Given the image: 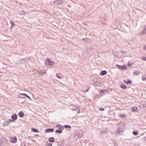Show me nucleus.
Listing matches in <instances>:
<instances>
[{
	"label": "nucleus",
	"instance_id": "2",
	"mask_svg": "<svg viewBox=\"0 0 146 146\" xmlns=\"http://www.w3.org/2000/svg\"><path fill=\"white\" fill-rule=\"evenodd\" d=\"M116 67L119 69L123 70H126L127 69V67L125 64H123V65H119L116 64Z\"/></svg>",
	"mask_w": 146,
	"mask_h": 146
},
{
	"label": "nucleus",
	"instance_id": "17",
	"mask_svg": "<svg viewBox=\"0 0 146 146\" xmlns=\"http://www.w3.org/2000/svg\"><path fill=\"white\" fill-rule=\"evenodd\" d=\"M38 73L40 75H43L44 74H46V72L44 70H40L38 71Z\"/></svg>",
	"mask_w": 146,
	"mask_h": 146
},
{
	"label": "nucleus",
	"instance_id": "46",
	"mask_svg": "<svg viewBox=\"0 0 146 146\" xmlns=\"http://www.w3.org/2000/svg\"><path fill=\"white\" fill-rule=\"evenodd\" d=\"M9 121V120H7L6 122H7L9 124V123H10V121Z\"/></svg>",
	"mask_w": 146,
	"mask_h": 146
},
{
	"label": "nucleus",
	"instance_id": "8",
	"mask_svg": "<svg viewBox=\"0 0 146 146\" xmlns=\"http://www.w3.org/2000/svg\"><path fill=\"white\" fill-rule=\"evenodd\" d=\"M60 127H61L62 128L60 129V127H59V129H57L55 131L56 133H61L62 132V130L64 129L63 128V127L60 126Z\"/></svg>",
	"mask_w": 146,
	"mask_h": 146
},
{
	"label": "nucleus",
	"instance_id": "39",
	"mask_svg": "<svg viewBox=\"0 0 146 146\" xmlns=\"http://www.w3.org/2000/svg\"><path fill=\"white\" fill-rule=\"evenodd\" d=\"M56 76L59 78H61V77L60 76L58 75V74H56Z\"/></svg>",
	"mask_w": 146,
	"mask_h": 146
},
{
	"label": "nucleus",
	"instance_id": "21",
	"mask_svg": "<svg viewBox=\"0 0 146 146\" xmlns=\"http://www.w3.org/2000/svg\"><path fill=\"white\" fill-rule=\"evenodd\" d=\"M106 131V129H102L100 131V133H105Z\"/></svg>",
	"mask_w": 146,
	"mask_h": 146
},
{
	"label": "nucleus",
	"instance_id": "44",
	"mask_svg": "<svg viewBox=\"0 0 146 146\" xmlns=\"http://www.w3.org/2000/svg\"><path fill=\"white\" fill-rule=\"evenodd\" d=\"M143 28L145 30H146V24L144 26Z\"/></svg>",
	"mask_w": 146,
	"mask_h": 146
},
{
	"label": "nucleus",
	"instance_id": "1",
	"mask_svg": "<svg viewBox=\"0 0 146 146\" xmlns=\"http://www.w3.org/2000/svg\"><path fill=\"white\" fill-rule=\"evenodd\" d=\"M125 129V126L123 123H121L119 124L118 128H117L115 131L116 133H120L121 132H123Z\"/></svg>",
	"mask_w": 146,
	"mask_h": 146
},
{
	"label": "nucleus",
	"instance_id": "11",
	"mask_svg": "<svg viewBox=\"0 0 146 146\" xmlns=\"http://www.w3.org/2000/svg\"><path fill=\"white\" fill-rule=\"evenodd\" d=\"M17 141V139L16 137L14 136L13 138L10 140L11 142L13 143H15Z\"/></svg>",
	"mask_w": 146,
	"mask_h": 146
},
{
	"label": "nucleus",
	"instance_id": "36",
	"mask_svg": "<svg viewBox=\"0 0 146 146\" xmlns=\"http://www.w3.org/2000/svg\"><path fill=\"white\" fill-rule=\"evenodd\" d=\"M79 135L78 133H76L74 134V136H77L78 137Z\"/></svg>",
	"mask_w": 146,
	"mask_h": 146
},
{
	"label": "nucleus",
	"instance_id": "34",
	"mask_svg": "<svg viewBox=\"0 0 146 146\" xmlns=\"http://www.w3.org/2000/svg\"><path fill=\"white\" fill-rule=\"evenodd\" d=\"M93 82L95 83L97 82V79L95 78H94L93 80Z\"/></svg>",
	"mask_w": 146,
	"mask_h": 146
},
{
	"label": "nucleus",
	"instance_id": "27",
	"mask_svg": "<svg viewBox=\"0 0 146 146\" xmlns=\"http://www.w3.org/2000/svg\"><path fill=\"white\" fill-rule=\"evenodd\" d=\"M142 79L143 80H145L146 81V75L142 76Z\"/></svg>",
	"mask_w": 146,
	"mask_h": 146
},
{
	"label": "nucleus",
	"instance_id": "19",
	"mask_svg": "<svg viewBox=\"0 0 146 146\" xmlns=\"http://www.w3.org/2000/svg\"><path fill=\"white\" fill-rule=\"evenodd\" d=\"M68 12V11L66 9L64 10V19H68V15L67 14V13Z\"/></svg>",
	"mask_w": 146,
	"mask_h": 146
},
{
	"label": "nucleus",
	"instance_id": "30",
	"mask_svg": "<svg viewBox=\"0 0 146 146\" xmlns=\"http://www.w3.org/2000/svg\"><path fill=\"white\" fill-rule=\"evenodd\" d=\"M104 95V94H101V93H100V92H99V94L98 95V97L99 98L101 97L102 96Z\"/></svg>",
	"mask_w": 146,
	"mask_h": 146
},
{
	"label": "nucleus",
	"instance_id": "26",
	"mask_svg": "<svg viewBox=\"0 0 146 146\" xmlns=\"http://www.w3.org/2000/svg\"><path fill=\"white\" fill-rule=\"evenodd\" d=\"M107 90H106L102 89L99 92H100V93H101V94H103Z\"/></svg>",
	"mask_w": 146,
	"mask_h": 146
},
{
	"label": "nucleus",
	"instance_id": "12",
	"mask_svg": "<svg viewBox=\"0 0 146 146\" xmlns=\"http://www.w3.org/2000/svg\"><path fill=\"white\" fill-rule=\"evenodd\" d=\"M137 108L136 107H133L131 108V111L133 112H136L137 111Z\"/></svg>",
	"mask_w": 146,
	"mask_h": 146
},
{
	"label": "nucleus",
	"instance_id": "10",
	"mask_svg": "<svg viewBox=\"0 0 146 146\" xmlns=\"http://www.w3.org/2000/svg\"><path fill=\"white\" fill-rule=\"evenodd\" d=\"M54 131V129L53 128H48L45 130V132L47 133L52 132Z\"/></svg>",
	"mask_w": 146,
	"mask_h": 146
},
{
	"label": "nucleus",
	"instance_id": "42",
	"mask_svg": "<svg viewBox=\"0 0 146 146\" xmlns=\"http://www.w3.org/2000/svg\"><path fill=\"white\" fill-rule=\"evenodd\" d=\"M143 49L144 50H146V45L143 46Z\"/></svg>",
	"mask_w": 146,
	"mask_h": 146
},
{
	"label": "nucleus",
	"instance_id": "5",
	"mask_svg": "<svg viewBox=\"0 0 146 146\" xmlns=\"http://www.w3.org/2000/svg\"><path fill=\"white\" fill-rule=\"evenodd\" d=\"M71 127L70 125H64V129H66L67 130H65L64 131H67V130L69 131H70V129Z\"/></svg>",
	"mask_w": 146,
	"mask_h": 146
},
{
	"label": "nucleus",
	"instance_id": "43",
	"mask_svg": "<svg viewBox=\"0 0 146 146\" xmlns=\"http://www.w3.org/2000/svg\"><path fill=\"white\" fill-rule=\"evenodd\" d=\"M9 121H10V122H13L14 121V120H13V119H9Z\"/></svg>",
	"mask_w": 146,
	"mask_h": 146
},
{
	"label": "nucleus",
	"instance_id": "48",
	"mask_svg": "<svg viewBox=\"0 0 146 146\" xmlns=\"http://www.w3.org/2000/svg\"><path fill=\"white\" fill-rule=\"evenodd\" d=\"M58 1V0H56V1H53V2H54V3L55 2H56V1Z\"/></svg>",
	"mask_w": 146,
	"mask_h": 146
},
{
	"label": "nucleus",
	"instance_id": "50",
	"mask_svg": "<svg viewBox=\"0 0 146 146\" xmlns=\"http://www.w3.org/2000/svg\"><path fill=\"white\" fill-rule=\"evenodd\" d=\"M23 146H26V145H25Z\"/></svg>",
	"mask_w": 146,
	"mask_h": 146
},
{
	"label": "nucleus",
	"instance_id": "33",
	"mask_svg": "<svg viewBox=\"0 0 146 146\" xmlns=\"http://www.w3.org/2000/svg\"><path fill=\"white\" fill-rule=\"evenodd\" d=\"M142 59L146 61V56H143L142 57Z\"/></svg>",
	"mask_w": 146,
	"mask_h": 146
},
{
	"label": "nucleus",
	"instance_id": "6",
	"mask_svg": "<svg viewBox=\"0 0 146 146\" xmlns=\"http://www.w3.org/2000/svg\"><path fill=\"white\" fill-rule=\"evenodd\" d=\"M123 82L127 85L131 84L132 83V81L129 79H127L126 80H124Z\"/></svg>",
	"mask_w": 146,
	"mask_h": 146
},
{
	"label": "nucleus",
	"instance_id": "41",
	"mask_svg": "<svg viewBox=\"0 0 146 146\" xmlns=\"http://www.w3.org/2000/svg\"><path fill=\"white\" fill-rule=\"evenodd\" d=\"M113 143H114V145L115 146H116L117 145V142H116L115 141H113Z\"/></svg>",
	"mask_w": 146,
	"mask_h": 146
},
{
	"label": "nucleus",
	"instance_id": "25",
	"mask_svg": "<svg viewBox=\"0 0 146 146\" xmlns=\"http://www.w3.org/2000/svg\"><path fill=\"white\" fill-rule=\"evenodd\" d=\"M31 130L32 131L34 132H38V130L37 129H35V128H32Z\"/></svg>",
	"mask_w": 146,
	"mask_h": 146
},
{
	"label": "nucleus",
	"instance_id": "35",
	"mask_svg": "<svg viewBox=\"0 0 146 146\" xmlns=\"http://www.w3.org/2000/svg\"><path fill=\"white\" fill-rule=\"evenodd\" d=\"M99 110L100 111H103L104 110V109L103 108H99Z\"/></svg>",
	"mask_w": 146,
	"mask_h": 146
},
{
	"label": "nucleus",
	"instance_id": "45",
	"mask_svg": "<svg viewBox=\"0 0 146 146\" xmlns=\"http://www.w3.org/2000/svg\"><path fill=\"white\" fill-rule=\"evenodd\" d=\"M143 139L146 141V137H144Z\"/></svg>",
	"mask_w": 146,
	"mask_h": 146
},
{
	"label": "nucleus",
	"instance_id": "14",
	"mask_svg": "<svg viewBox=\"0 0 146 146\" xmlns=\"http://www.w3.org/2000/svg\"><path fill=\"white\" fill-rule=\"evenodd\" d=\"M18 116L21 117H23L24 115V113L22 111H20L18 113Z\"/></svg>",
	"mask_w": 146,
	"mask_h": 146
},
{
	"label": "nucleus",
	"instance_id": "29",
	"mask_svg": "<svg viewBox=\"0 0 146 146\" xmlns=\"http://www.w3.org/2000/svg\"><path fill=\"white\" fill-rule=\"evenodd\" d=\"M88 39V38H83L82 39V40L86 42H88V40H87Z\"/></svg>",
	"mask_w": 146,
	"mask_h": 146
},
{
	"label": "nucleus",
	"instance_id": "51",
	"mask_svg": "<svg viewBox=\"0 0 146 146\" xmlns=\"http://www.w3.org/2000/svg\"><path fill=\"white\" fill-rule=\"evenodd\" d=\"M145 104V105H146V106H145V107H146V104Z\"/></svg>",
	"mask_w": 146,
	"mask_h": 146
},
{
	"label": "nucleus",
	"instance_id": "22",
	"mask_svg": "<svg viewBox=\"0 0 146 146\" xmlns=\"http://www.w3.org/2000/svg\"><path fill=\"white\" fill-rule=\"evenodd\" d=\"M133 75H139L140 73L138 71H135L133 73Z\"/></svg>",
	"mask_w": 146,
	"mask_h": 146
},
{
	"label": "nucleus",
	"instance_id": "20",
	"mask_svg": "<svg viewBox=\"0 0 146 146\" xmlns=\"http://www.w3.org/2000/svg\"><path fill=\"white\" fill-rule=\"evenodd\" d=\"M118 116L121 118H125L126 117V115L125 114H120Z\"/></svg>",
	"mask_w": 146,
	"mask_h": 146
},
{
	"label": "nucleus",
	"instance_id": "38",
	"mask_svg": "<svg viewBox=\"0 0 146 146\" xmlns=\"http://www.w3.org/2000/svg\"><path fill=\"white\" fill-rule=\"evenodd\" d=\"M24 95H25L26 96V97H27V98H28L29 99H31L30 97L29 96L27 95V94L26 95L24 94Z\"/></svg>",
	"mask_w": 146,
	"mask_h": 146
},
{
	"label": "nucleus",
	"instance_id": "49",
	"mask_svg": "<svg viewBox=\"0 0 146 146\" xmlns=\"http://www.w3.org/2000/svg\"><path fill=\"white\" fill-rule=\"evenodd\" d=\"M131 65H132L133 64H134V62H132V63H131Z\"/></svg>",
	"mask_w": 146,
	"mask_h": 146
},
{
	"label": "nucleus",
	"instance_id": "37",
	"mask_svg": "<svg viewBox=\"0 0 146 146\" xmlns=\"http://www.w3.org/2000/svg\"><path fill=\"white\" fill-rule=\"evenodd\" d=\"M89 88H88V89H87L86 90H82V92H88V90H89Z\"/></svg>",
	"mask_w": 146,
	"mask_h": 146
},
{
	"label": "nucleus",
	"instance_id": "28",
	"mask_svg": "<svg viewBox=\"0 0 146 146\" xmlns=\"http://www.w3.org/2000/svg\"><path fill=\"white\" fill-rule=\"evenodd\" d=\"M46 144L47 146H52V144L50 143H49L47 141L46 142Z\"/></svg>",
	"mask_w": 146,
	"mask_h": 146
},
{
	"label": "nucleus",
	"instance_id": "23",
	"mask_svg": "<svg viewBox=\"0 0 146 146\" xmlns=\"http://www.w3.org/2000/svg\"><path fill=\"white\" fill-rule=\"evenodd\" d=\"M10 23L11 24V29L14 26L15 24L12 21H10Z\"/></svg>",
	"mask_w": 146,
	"mask_h": 146
},
{
	"label": "nucleus",
	"instance_id": "9",
	"mask_svg": "<svg viewBox=\"0 0 146 146\" xmlns=\"http://www.w3.org/2000/svg\"><path fill=\"white\" fill-rule=\"evenodd\" d=\"M119 86L120 88L124 90L125 89L127 88L126 86L123 83H121L120 84Z\"/></svg>",
	"mask_w": 146,
	"mask_h": 146
},
{
	"label": "nucleus",
	"instance_id": "18",
	"mask_svg": "<svg viewBox=\"0 0 146 146\" xmlns=\"http://www.w3.org/2000/svg\"><path fill=\"white\" fill-rule=\"evenodd\" d=\"M48 141L50 142L53 143L54 141V139L53 137H49Z\"/></svg>",
	"mask_w": 146,
	"mask_h": 146
},
{
	"label": "nucleus",
	"instance_id": "40",
	"mask_svg": "<svg viewBox=\"0 0 146 146\" xmlns=\"http://www.w3.org/2000/svg\"><path fill=\"white\" fill-rule=\"evenodd\" d=\"M125 52H126V51H125L123 50H121L120 51V52L122 54H123Z\"/></svg>",
	"mask_w": 146,
	"mask_h": 146
},
{
	"label": "nucleus",
	"instance_id": "24",
	"mask_svg": "<svg viewBox=\"0 0 146 146\" xmlns=\"http://www.w3.org/2000/svg\"><path fill=\"white\" fill-rule=\"evenodd\" d=\"M132 133L134 135H137L138 133L137 131H133Z\"/></svg>",
	"mask_w": 146,
	"mask_h": 146
},
{
	"label": "nucleus",
	"instance_id": "4",
	"mask_svg": "<svg viewBox=\"0 0 146 146\" xmlns=\"http://www.w3.org/2000/svg\"><path fill=\"white\" fill-rule=\"evenodd\" d=\"M71 109L73 111H76L78 113H79L80 110L79 107H74L71 108Z\"/></svg>",
	"mask_w": 146,
	"mask_h": 146
},
{
	"label": "nucleus",
	"instance_id": "47",
	"mask_svg": "<svg viewBox=\"0 0 146 146\" xmlns=\"http://www.w3.org/2000/svg\"><path fill=\"white\" fill-rule=\"evenodd\" d=\"M56 127H58L59 126H60H60L59 125H56Z\"/></svg>",
	"mask_w": 146,
	"mask_h": 146
},
{
	"label": "nucleus",
	"instance_id": "16",
	"mask_svg": "<svg viewBox=\"0 0 146 146\" xmlns=\"http://www.w3.org/2000/svg\"><path fill=\"white\" fill-rule=\"evenodd\" d=\"M146 33V30H145L143 28L141 30L140 32V34L142 35H144Z\"/></svg>",
	"mask_w": 146,
	"mask_h": 146
},
{
	"label": "nucleus",
	"instance_id": "3",
	"mask_svg": "<svg viewBox=\"0 0 146 146\" xmlns=\"http://www.w3.org/2000/svg\"><path fill=\"white\" fill-rule=\"evenodd\" d=\"M45 62L46 64L51 66L53 65L54 64V62L52 61L49 58H46V60L45 61Z\"/></svg>",
	"mask_w": 146,
	"mask_h": 146
},
{
	"label": "nucleus",
	"instance_id": "31",
	"mask_svg": "<svg viewBox=\"0 0 146 146\" xmlns=\"http://www.w3.org/2000/svg\"><path fill=\"white\" fill-rule=\"evenodd\" d=\"M9 125V124L8 123H7L6 121L5 123H4L3 124V126H7L8 125Z\"/></svg>",
	"mask_w": 146,
	"mask_h": 146
},
{
	"label": "nucleus",
	"instance_id": "32",
	"mask_svg": "<svg viewBox=\"0 0 146 146\" xmlns=\"http://www.w3.org/2000/svg\"><path fill=\"white\" fill-rule=\"evenodd\" d=\"M127 66L129 67H130L131 66V63L129 62V61L127 63Z\"/></svg>",
	"mask_w": 146,
	"mask_h": 146
},
{
	"label": "nucleus",
	"instance_id": "15",
	"mask_svg": "<svg viewBox=\"0 0 146 146\" xmlns=\"http://www.w3.org/2000/svg\"><path fill=\"white\" fill-rule=\"evenodd\" d=\"M107 73V72L105 70L101 71L100 72V74L101 76H104Z\"/></svg>",
	"mask_w": 146,
	"mask_h": 146
},
{
	"label": "nucleus",
	"instance_id": "13",
	"mask_svg": "<svg viewBox=\"0 0 146 146\" xmlns=\"http://www.w3.org/2000/svg\"><path fill=\"white\" fill-rule=\"evenodd\" d=\"M24 94L26 95V94H25V93H23V94L20 93L18 95V97L19 98H26V96L25 95H24Z\"/></svg>",
	"mask_w": 146,
	"mask_h": 146
},
{
	"label": "nucleus",
	"instance_id": "7",
	"mask_svg": "<svg viewBox=\"0 0 146 146\" xmlns=\"http://www.w3.org/2000/svg\"><path fill=\"white\" fill-rule=\"evenodd\" d=\"M17 115L15 114L14 113L11 116V117L13 120L14 121L16 120L17 119Z\"/></svg>",
	"mask_w": 146,
	"mask_h": 146
}]
</instances>
